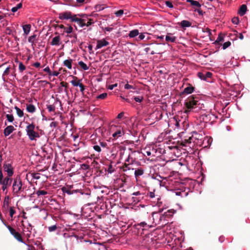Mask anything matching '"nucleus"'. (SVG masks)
Returning <instances> with one entry per match:
<instances>
[{"label":"nucleus","instance_id":"5fc2aeb1","mask_svg":"<svg viewBox=\"0 0 250 250\" xmlns=\"http://www.w3.org/2000/svg\"><path fill=\"white\" fill-rule=\"evenodd\" d=\"M95 9L97 11H101L104 9V7L102 5H97L95 6Z\"/></svg>","mask_w":250,"mask_h":250},{"label":"nucleus","instance_id":"49530a36","mask_svg":"<svg viewBox=\"0 0 250 250\" xmlns=\"http://www.w3.org/2000/svg\"><path fill=\"white\" fill-rule=\"evenodd\" d=\"M204 74L205 76V80H207V78H210L212 75V73L210 72H206Z\"/></svg>","mask_w":250,"mask_h":250},{"label":"nucleus","instance_id":"2f4dec72","mask_svg":"<svg viewBox=\"0 0 250 250\" xmlns=\"http://www.w3.org/2000/svg\"><path fill=\"white\" fill-rule=\"evenodd\" d=\"M36 194L38 196L44 195L47 194V192L44 190H40L37 191Z\"/></svg>","mask_w":250,"mask_h":250},{"label":"nucleus","instance_id":"c03bdc74","mask_svg":"<svg viewBox=\"0 0 250 250\" xmlns=\"http://www.w3.org/2000/svg\"><path fill=\"white\" fill-rule=\"evenodd\" d=\"M232 22L235 24H238L239 22V18L238 17H234L232 19Z\"/></svg>","mask_w":250,"mask_h":250},{"label":"nucleus","instance_id":"37998d69","mask_svg":"<svg viewBox=\"0 0 250 250\" xmlns=\"http://www.w3.org/2000/svg\"><path fill=\"white\" fill-rule=\"evenodd\" d=\"M62 190L63 192H65V193H67L68 194L70 195V194H72V192L71 191V190L67 189L66 188H64V187L62 188Z\"/></svg>","mask_w":250,"mask_h":250},{"label":"nucleus","instance_id":"72a5a7b5","mask_svg":"<svg viewBox=\"0 0 250 250\" xmlns=\"http://www.w3.org/2000/svg\"><path fill=\"white\" fill-rule=\"evenodd\" d=\"M106 93H103L97 97V99H104L107 97Z\"/></svg>","mask_w":250,"mask_h":250},{"label":"nucleus","instance_id":"9d476101","mask_svg":"<svg viewBox=\"0 0 250 250\" xmlns=\"http://www.w3.org/2000/svg\"><path fill=\"white\" fill-rule=\"evenodd\" d=\"M177 38L173 36V34L171 33H167L166 36L165 40L167 42V43L169 42H174L176 41Z\"/></svg>","mask_w":250,"mask_h":250},{"label":"nucleus","instance_id":"69168bd1","mask_svg":"<svg viewBox=\"0 0 250 250\" xmlns=\"http://www.w3.org/2000/svg\"><path fill=\"white\" fill-rule=\"evenodd\" d=\"M38 174H39L38 173H32V174L33 178L34 179H40V177L39 176L37 175Z\"/></svg>","mask_w":250,"mask_h":250},{"label":"nucleus","instance_id":"4468645a","mask_svg":"<svg viewBox=\"0 0 250 250\" xmlns=\"http://www.w3.org/2000/svg\"><path fill=\"white\" fill-rule=\"evenodd\" d=\"M61 43V38L58 35L53 38L50 44L52 45H59Z\"/></svg>","mask_w":250,"mask_h":250},{"label":"nucleus","instance_id":"603ef678","mask_svg":"<svg viewBox=\"0 0 250 250\" xmlns=\"http://www.w3.org/2000/svg\"><path fill=\"white\" fill-rule=\"evenodd\" d=\"M60 85L64 87L65 88V91L66 92V91H67L66 89L68 87V84L67 83H65L64 82H62L60 83Z\"/></svg>","mask_w":250,"mask_h":250},{"label":"nucleus","instance_id":"cd10ccee","mask_svg":"<svg viewBox=\"0 0 250 250\" xmlns=\"http://www.w3.org/2000/svg\"><path fill=\"white\" fill-rule=\"evenodd\" d=\"M224 41V36L221 34H220L217 38V40L214 42L215 43L220 44V42H222Z\"/></svg>","mask_w":250,"mask_h":250},{"label":"nucleus","instance_id":"864d4df0","mask_svg":"<svg viewBox=\"0 0 250 250\" xmlns=\"http://www.w3.org/2000/svg\"><path fill=\"white\" fill-rule=\"evenodd\" d=\"M9 71H10V68L9 67L6 68L3 73L2 77H4V75H7L9 73ZM3 78L4 80V78L3 77Z\"/></svg>","mask_w":250,"mask_h":250},{"label":"nucleus","instance_id":"338daca9","mask_svg":"<svg viewBox=\"0 0 250 250\" xmlns=\"http://www.w3.org/2000/svg\"><path fill=\"white\" fill-rule=\"evenodd\" d=\"M155 38H156L157 39H160V40H161L162 41H164V36H158V35H155Z\"/></svg>","mask_w":250,"mask_h":250},{"label":"nucleus","instance_id":"7c9ffc66","mask_svg":"<svg viewBox=\"0 0 250 250\" xmlns=\"http://www.w3.org/2000/svg\"><path fill=\"white\" fill-rule=\"evenodd\" d=\"M36 38V35H33L28 38V41L29 42L34 43Z\"/></svg>","mask_w":250,"mask_h":250},{"label":"nucleus","instance_id":"20e7f679","mask_svg":"<svg viewBox=\"0 0 250 250\" xmlns=\"http://www.w3.org/2000/svg\"><path fill=\"white\" fill-rule=\"evenodd\" d=\"M4 225L6 226L7 228L9 230L10 233L16 239L20 242L24 243L21 235L19 232L16 231L14 229L7 224L4 223Z\"/></svg>","mask_w":250,"mask_h":250},{"label":"nucleus","instance_id":"a19ab883","mask_svg":"<svg viewBox=\"0 0 250 250\" xmlns=\"http://www.w3.org/2000/svg\"><path fill=\"white\" fill-rule=\"evenodd\" d=\"M143 97H140V96H138V97H135L134 98V100L136 102H138V103H141L142 102V101L143 100Z\"/></svg>","mask_w":250,"mask_h":250},{"label":"nucleus","instance_id":"4be33fe9","mask_svg":"<svg viewBox=\"0 0 250 250\" xmlns=\"http://www.w3.org/2000/svg\"><path fill=\"white\" fill-rule=\"evenodd\" d=\"M180 25L183 28L190 27L191 25V23L188 21L183 20L181 22Z\"/></svg>","mask_w":250,"mask_h":250},{"label":"nucleus","instance_id":"bf43d9fd","mask_svg":"<svg viewBox=\"0 0 250 250\" xmlns=\"http://www.w3.org/2000/svg\"><path fill=\"white\" fill-rule=\"evenodd\" d=\"M118 85V84L117 83H115L114 84H111V85H109L108 86V88L110 90H112L114 87L117 86Z\"/></svg>","mask_w":250,"mask_h":250},{"label":"nucleus","instance_id":"8fccbe9b","mask_svg":"<svg viewBox=\"0 0 250 250\" xmlns=\"http://www.w3.org/2000/svg\"><path fill=\"white\" fill-rule=\"evenodd\" d=\"M81 168L83 170H88L89 169V166L87 164H83L82 165Z\"/></svg>","mask_w":250,"mask_h":250},{"label":"nucleus","instance_id":"c756f323","mask_svg":"<svg viewBox=\"0 0 250 250\" xmlns=\"http://www.w3.org/2000/svg\"><path fill=\"white\" fill-rule=\"evenodd\" d=\"M47 109H48V111L50 112H54L55 110V106L54 105H51V104L47 105Z\"/></svg>","mask_w":250,"mask_h":250},{"label":"nucleus","instance_id":"3c124183","mask_svg":"<svg viewBox=\"0 0 250 250\" xmlns=\"http://www.w3.org/2000/svg\"><path fill=\"white\" fill-rule=\"evenodd\" d=\"M70 37H73V40L72 41V42H75L77 41V36L76 34H74L73 35H71L69 36Z\"/></svg>","mask_w":250,"mask_h":250},{"label":"nucleus","instance_id":"ea45409f","mask_svg":"<svg viewBox=\"0 0 250 250\" xmlns=\"http://www.w3.org/2000/svg\"><path fill=\"white\" fill-rule=\"evenodd\" d=\"M124 14L123 10H119L115 12V14L117 17H121Z\"/></svg>","mask_w":250,"mask_h":250},{"label":"nucleus","instance_id":"2eb2a0df","mask_svg":"<svg viewBox=\"0 0 250 250\" xmlns=\"http://www.w3.org/2000/svg\"><path fill=\"white\" fill-rule=\"evenodd\" d=\"M194 90V87L190 85L185 88L184 91L181 93V95H182L184 94H190L193 92Z\"/></svg>","mask_w":250,"mask_h":250},{"label":"nucleus","instance_id":"bb28decb","mask_svg":"<svg viewBox=\"0 0 250 250\" xmlns=\"http://www.w3.org/2000/svg\"><path fill=\"white\" fill-rule=\"evenodd\" d=\"M22 3L20 2L19 4H18L16 6L13 7L11 9V11L13 12H16L18 11V9L21 8L22 7Z\"/></svg>","mask_w":250,"mask_h":250},{"label":"nucleus","instance_id":"4c0bfd02","mask_svg":"<svg viewBox=\"0 0 250 250\" xmlns=\"http://www.w3.org/2000/svg\"><path fill=\"white\" fill-rule=\"evenodd\" d=\"M231 44V42H229V41H228L227 42H225L223 44V49L224 50L226 49V48H227L228 47H229Z\"/></svg>","mask_w":250,"mask_h":250},{"label":"nucleus","instance_id":"a211bd4d","mask_svg":"<svg viewBox=\"0 0 250 250\" xmlns=\"http://www.w3.org/2000/svg\"><path fill=\"white\" fill-rule=\"evenodd\" d=\"M26 110L29 113H34L36 110V107L33 104H27Z\"/></svg>","mask_w":250,"mask_h":250},{"label":"nucleus","instance_id":"680f3d73","mask_svg":"<svg viewBox=\"0 0 250 250\" xmlns=\"http://www.w3.org/2000/svg\"><path fill=\"white\" fill-rule=\"evenodd\" d=\"M125 89H131V88H133L134 89L133 86H132L131 85H130L128 83H126L125 85Z\"/></svg>","mask_w":250,"mask_h":250},{"label":"nucleus","instance_id":"79ce46f5","mask_svg":"<svg viewBox=\"0 0 250 250\" xmlns=\"http://www.w3.org/2000/svg\"><path fill=\"white\" fill-rule=\"evenodd\" d=\"M197 75L198 77L200 78L201 80H205V76L204 73L198 72Z\"/></svg>","mask_w":250,"mask_h":250},{"label":"nucleus","instance_id":"393cba45","mask_svg":"<svg viewBox=\"0 0 250 250\" xmlns=\"http://www.w3.org/2000/svg\"><path fill=\"white\" fill-rule=\"evenodd\" d=\"M78 64L84 70H87L89 69V67L87 66V65L85 63H84L83 61L79 62H78Z\"/></svg>","mask_w":250,"mask_h":250},{"label":"nucleus","instance_id":"58836bf2","mask_svg":"<svg viewBox=\"0 0 250 250\" xmlns=\"http://www.w3.org/2000/svg\"><path fill=\"white\" fill-rule=\"evenodd\" d=\"M16 213V211L15 210V209H14V208L13 207H10V209H9V213H10V215L11 217H13L14 214Z\"/></svg>","mask_w":250,"mask_h":250},{"label":"nucleus","instance_id":"473e14b6","mask_svg":"<svg viewBox=\"0 0 250 250\" xmlns=\"http://www.w3.org/2000/svg\"><path fill=\"white\" fill-rule=\"evenodd\" d=\"M6 117L7 118V120L11 123L13 122L14 120L12 114H6Z\"/></svg>","mask_w":250,"mask_h":250},{"label":"nucleus","instance_id":"f03ea898","mask_svg":"<svg viewBox=\"0 0 250 250\" xmlns=\"http://www.w3.org/2000/svg\"><path fill=\"white\" fill-rule=\"evenodd\" d=\"M35 125L34 124L28 125L26 127V131L29 139L31 140H36V138L40 137V135L38 132L34 131Z\"/></svg>","mask_w":250,"mask_h":250},{"label":"nucleus","instance_id":"7ed1b4c3","mask_svg":"<svg viewBox=\"0 0 250 250\" xmlns=\"http://www.w3.org/2000/svg\"><path fill=\"white\" fill-rule=\"evenodd\" d=\"M155 240L152 237V234H147L143 236L141 243L142 245L149 247L154 244Z\"/></svg>","mask_w":250,"mask_h":250},{"label":"nucleus","instance_id":"f704fd0d","mask_svg":"<svg viewBox=\"0 0 250 250\" xmlns=\"http://www.w3.org/2000/svg\"><path fill=\"white\" fill-rule=\"evenodd\" d=\"M19 68L20 71L21 72L25 69L26 67L25 65L23 64V63L21 62L19 63Z\"/></svg>","mask_w":250,"mask_h":250},{"label":"nucleus","instance_id":"e2e57ef3","mask_svg":"<svg viewBox=\"0 0 250 250\" xmlns=\"http://www.w3.org/2000/svg\"><path fill=\"white\" fill-rule=\"evenodd\" d=\"M80 88V91L83 93L84 90V86L82 83H81L79 86Z\"/></svg>","mask_w":250,"mask_h":250},{"label":"nucleus","instance_id":"6e6552de","mask_svg":"<svg viewBox=\"0 0 250 250\" xmlns=\"http://www.w3.org/2000/svg\"><path fill=\"white\" fill-rule=\"evenodd\" d=\"M4 170L7 172L8 177H11L13 174V167L10 164H4L3 165Z\"/></svg>","mask_w":250,"mask_h":250},{"label":"nucleus","instance_id":"0eeeda50","mask_svg":"<svg viewBox=\"0 0 250 250\" xmlns=\"http://www.w3.org/2000/svg\"><path fill=\"white\" fill-rule=\"evenodd\" d=\"M174 210H168L167 212L164 213V214H160L159 221H165L166 218L170 217L174 213Z\"/></svg>","mask_w":250,"mask_h":250},{"label":"nucleus","instance_id":"f257e3e1","mask_svg":"<svg viewBox=\"0 0 250 250\" xmlns=\"http://www.w3.org/2000/svg\"><path fill=\"white\" fill-rule=\"evenodd\" d=\"M199 98L195 96H190L185 102V113L188 114L191 112H198L201 106L199 103Z\"/></svg>","mask_w":250,"mask_h":250},{"label":"nucleus","instance_id":"f8f14e48","mask_svg":"<svg viewBox=\"0 0 250 250\" xmlns=\"http://www.w3.org/2000/svg\"><path fill=\"white\" fill-rule=\"evenodd\" d=\"M14 130L15 128L13 126L9 125L4 129L3 133L5 136H7L9 135Z\"/></svg>","mask_w":250,"mask_h":250},{"label":"nucleus","instance_id":"412c9836","mask_svg":"<svg viewBox=\"0 0 250 250\" xmlns=\"http://www.w3.org/2000/svg\"><path fill=\"white\" fill-rule=\"evenodd\" d=\"M137 227H140V228L142 227V230H144L145 229H148L150 227L149 225H147L146 223L145 222H143L140 223V224H138L136 225Z\"/></svg>","mask_w":250,"mask_h":250},{"label":"nucleus","instance_id":"0e129e2a","mask_svg":"<svg viewBox=\"0 0 250 250\" xmlns=\"http://www.w3.org/2000/svg\"><path fill=\"white\" fill-rule=\"evenodd\" d=\"M145 36L143 33L140 34L138 37V41H141V40H143L145 38Z\"/></svg>","mask_w":250,"mask_h":250},{"label":"nucleus","instance_id":"9b49d317","mask_svg":"<svg viewBox=\"0 0 250 250\" xmlns=\"http://www.w3.org/2000/svg\"><path fill=\"white\" fill-rule=\"evenodd\" d=\"M109 44V42L106 41L105 40H101L97 41V44L96 45V49H99L104 46H106Z\"/></svg>","mask_w":250,"mask_h":250},{"label":"nucleus","instance_id":"b1692460","mask_svg":"<svg viewBox=\"0 0 250 250\" xmlns=\"http://www.w3.org/2000/svg\"><path fill=\"white\" fill-rule=\"evenodd\" d=\"M10 177H8V176L4 178L3 180L2 183L5 184V185H7L8 186H10L11 182L12 181V179L10 178Z\"/></svg>","mask_w":250,"mask_h":250},{"label":"nucleus","instance_id":"6ab92c4d","mask_svg":"<svg viewBox=\"0 0 250 250\" xmlns=\"http://www.w3.org/2000/svg\"><path fill=\"white\" fill-rule=\"evenodd\" d=\"M144 173V170L142 168H138L135 170L134 172V175L137 179L138 177H139L140 176H142Z\"/></svg>","mask_w":250,"mask_h":250},{"label":"nucleus","instance_id":"aec40b11","mask_svg":"<svg viewBox=\"0 0 250 250\" xmlns=\"http://www.w3.org/2000/svg\"><path fill=\"white\" fill-rule=\"evenodd\" d=\"M139 34V30L138 29H134V30H131L129 32L128 36L130 38H134V37L138 36Z\"/></svg>","mask_w":250,"mask_h":250},{"label":"nucleus","instance_id":"6e6d98bb","mask_svg":"<svg viewBox=\"0 0 250 250\" xmlns=\"http://www.w3.org/2000/svg\"><path fill=\"white\" fill-rule=\"evenodd\" d=\"M8 199H9V197L8 196L7 197L5 198V199H4V202H3V206L4 207H5V206H7V207H8L9 202L7 201Z\"/></svg>","mask_w":250,"mask_h":250},{"label":"nucleus","instance_id":"f3484780","mask_svg":"<svg viewBox=\"0 0 250 250\" xmlns=\"http://www.w3.org/2000/svg\"><path fill=\"white\" fill-rule=\"evenodd\" d=\"M73 61L72 59H68L65 60L63 61V64L64 66L67 67L68 69H71L72 68V63Z\"/></svg>","mask_w":250,"mask_h":250},{"label":"nucleus","instance_id":"c9c22d12","mask_svg":"<svg viewBox=\"0 0 250 250\" xmlns=\"http://www.w3.org/2000/svg\"><path fill=\"white\" fill-rule=\"evenodd\" d=\"M64 31L66 33L70 34L73 31V27L71 26H69L68 27L65 28Z\"/></svg>","mask_w":250,"mask_h":250},{"label":"nucleus","instance_id":"09e8293b","mask_svg":"<svg viewBox=\"0 0 250 250\" xmlns=\"http://www.w3.org/2000/svg\"><path fill=\"white\" fill-rule=\"evenodd\" d=\"M191 5H192L193 6H197L198 7H201V4H200V3L198 1H195V0H193L192 2V3H191Z\"/></svg>","mask_w":250,"mask_h":250},{"label":"nucleus","instance_id":"de8ad7c7","mask_svg":"<svg viewBox=\"0 0 250 250\" xmlns=\"http://www.w3.org/2000/svg\"><path fill=\"white\" fill-rule=\"evenodd\" d=\"M165 4L166 6L169 8H172L173 7L172 2L170 1H166Z\"/></svg>","mask_w":250,"mask_h":250},{"label":"nucleus","instance_id":"1a4fd4ad","mask_svg":"<svg viewBox=\"0 0 250 250\" xmlns=\"http://www.w3.org/2000/svg\"><path fill=\"white\" fill-rule=\"evenodd\" d=\"M72 21L77 22L82 27L84 26V23L87 21V18L83 17H81V18H78L77 17L76 18L73 19Z\"/></svg>","mask_w":250,"mask_h":250},{"label":"nucleus","instance_id":"774afa93","mask_svg":"<svg viewBox=\"0 0 250 250\" xmlns=\"http://www.w3.org/2000/svg\"><path fill=\"white\" fill-rule=\"evenodd\" d=\"M33 66L36 67H39L41 66V63L39 62H36L33 64Z\"/></svg>","mask_w":250,"mask_h":250},{"label":"nucleus","instance_id":"dca6fc26","mask_svg":"<svg viewBox=\"0 0 250 250\" xmlns=\"http://www.w3.org/2000/svg\"><path fill=\"white\" fill-rule=\"evenodd\" d=\"M96 14H91V15H87V14H79L78 16H79L80 17H83V18H87V21H89V22H91V24H93L94 23V21H93V19H91V18H89V16H94V15H96Z\"/></svg>","mask_w":250,"mask_h":250},{"label":"nucleus","instance_id":"4d7b16f0","mask_svg":"<svg viewBox=\"0 0 250 250\" xmlns=\"http://www.w3.org/2000/svg\"><path fill=\"white\" fill-rule=\"evenodd\" d=\"M93 148L95 150H96L97 152H101V148L100 146L98 145H95L93 146Z\"/></svg>","mask_w":250,"mask_h":250},{"label":"nucleus","instance_id":"e433bc0d","mask_svg":"<svg viewBox=\"0 0 250 250\" xmlns=\"http://www.w3.org/2000/svg\"><path fill=\"white\" fill-rule=\"evenodd\" d=\"M131 168L129 167V165L125 164L123 166V169L124 171H126L128 170H130Z\"/></svg>","mask_w":250,"mask_h":250},{"label":"nucleus","instance_id":"c85d7f7f","mask_svg":"<svg viewBox=\"0 0 250 250\" xmlns=\"http://www.w3.org/2000/svg\"><path fill=\"white\" fill-rule=\"evenodd\" d=\"M123 134V132L121 130H117V131L115 132L112 136L113 137H118L119 136H121Z\"/></svg>","mask_w":250,"mask_h":250},{"label":"nucleus","instance_id":"5701e85b","mask_svg":"<svg viewBox=\"0 0 250 250\" xmlns=\"http://www.w3.org/2000/svg\"><path fill=\"white\" fill-rule=\"evenodd\" d=\"M31 25L30 24H26L23 26V30L24 31V33L25 35H27L29 34L30 31Z\"/></svg>","mask_w":250,"mask_h":250},{"label":"nucleus","instance_id":"13d9d810","mask_svg":"<svg viewBox=\"0 0 250 250\" xmlns=\"http://www.w3.org/2000/svg\"><path fill=\"white\" fill-rule=\"evenodd\" d=\"M71 83L75 86H79L80 84L81 83H79V82H77L75 80H72L71 82Z\"/></svg>","mask_w":250,"mask_h":250},{"label":"nucleus","instance_id":"ddd939ff","mask_svg":"<svg viewBox=\"0 0 250 250\" xmlns=\"http://www.w3.org/2000/svg\"><path fill=\"white\" fill-rule=\"evenodd\" d=\"M247 11V7L245 4H242L238 10V14L241 16H244Z\"/></svg>","mask_w":250,"mask_h":250},{"label":"nucleus","instance_id":"a18cd8bd","mask_svg":"<svg viewBox=\"0 0 250 250\" xmlns=\"http://www.w3.org/2000/svg\"><path fill=\"white\" fill-rule=\"evenodd\" d=\"M57 229V227L56 225H53L48 228V230L49 231L52 232L55 231Z\"/></svg>","mask_w":250,"mask_h":250},{"label":"nucleus","instance_id":"39448f33","mask_svg":"<svg viewBox=\"0 0 250 250\" xmlns=\"http://www.w3.org/2000/svg\"><path fill=\"white\" fill-rule=\"evenodd\" d=\"M22 182L20 176H17L14 179L13 185V192L18 194L21 190L22 188Z\"/></svg>","mask_w":250,"mask_h":250},{"label":"nucleus","instance_id":"a878e982","mask_svg":"<svg viewBox=\"0 0 250 250\" xmlns=\"http://www.w3.org/2000/svg\"><path fill=\"white\" fill-rule=\"evenodd\" d=\"M15 109L16 110L17 114L19 117H22L23 116V112L18 107L15 106Z\"/></svg>","mask_w":250,"mask_h":250},{"label":"nucleus","instance_id":"052dcab7","mask_svg":"<svg viewBox=\"0 0 250 250\" xmlns=\"http://www.w3.org/2000/svg\"><path fill=\"white\" fill-rule=\"evenodd\" d=\"M43 71L44 72H46L47 73H48L49 74V75H51V71L50 70V68L48 66L46 67V68H45L44 69H43Z\"/></svg>","mask_w":250,"mask_h":250},{"label":"nucleus","instance_id":"423d86ee","mask_svg":"<svg viewBox=\"0 0 250 250\" xmlns=\"http://www.w3.org/2000/svg\"><path fill=\"white\" fill-rule=\"evenodd\" d=\"M77 15H72L69 11L62 12L59 14V18L61 20H70L71 22H74L72 20L76 18Z\"/></svg>","mask_w":250,"mask_h":250}]
</instances>
